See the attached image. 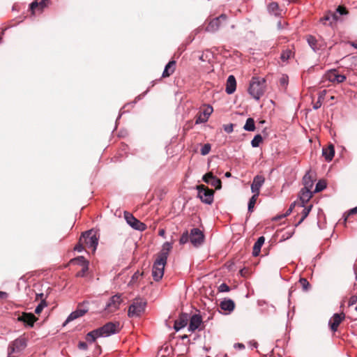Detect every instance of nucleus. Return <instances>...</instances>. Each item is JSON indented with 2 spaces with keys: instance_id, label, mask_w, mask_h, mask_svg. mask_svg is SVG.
<instances>
[{
  "instance_id": "f257e3e1",
  "label": "nucleus",
  "mask_w": 357,
  "mask_h": 357,
  "mask_svg": "<svg viewBox=\"0 0 357 357\" xmlns=\"http://www.w3.org/2000/svg\"><path fill=\"white\" fill-rule=\"evenodd\" d=\"M266 80L264 78L253 77L248 88L249 94L258 100L264 93Z\"/></svg>"
},
{
  "instance_id": "f03ea898",
  "label": "nucleus",
  "mask_w": 357,
  "mask_h": 357,
  "mask_svg": "<svg viewBox=\"0 0 357 357\" xmlns=\"http://www.w3.org/2000/svg\"><path fill=\"white\" fill-rule=\"evenodd\" d=\"M99 236L93 229L83 232L80 236V241H83L86 246L95 252L98 245Z\"/></svg>"
},
{
  "instance_id": "7ed1b4c3",
  "label": "nucleus",
  "mask_w": 357,
  "mask_h": 357,
  "mask_svg": "<svg viewBox=\"0 0 357 357\" xmlns=\"http://www.w3.org/2000/svg\"><path fill=\"white\" fill-rule=\"evenodd\" d=\"M147 303L142 298H135L129 306L128 316L130 318L139 317L145 311Z\"/></svg>"
},
{
  "instance_id": "20e7f679",
  "label": "nucleus",
  "mask_w": 357,
  "mask_h": 357,
  "mask_svg": "<svg viewBox=\"0 0 357 357\" xmlns=\"http://www.w3.org/2000/svg\"><path fill=\"white\" fill-rule=\"evenodd\" d=\"M26 341L24 337H20L10 343L8 348V357H18L26 348Z\"/></svg>"
},
{
  "instance_id": "39448f33",
  "label": "nucleus",
  "mask_w": 357,
  "mask_h": 357,
  "mask_svg": "<svg viewBox=\"0 0 357 357\" xmlns=\"http://www.w3.org/2000/svg\"><path fill=\"white\" fill-rule=\"evenodd\" d=\"M120 324L118 321L107 322L98 328L101 337H107L112 335L116 334L120 331Z\"/></svg>"
},
{
  "instance_id": "423d86ee",
  "label": "nucleus",
  "mask_w": 357,
  "mask_h": 357,
  "mask_svg": "<svg viewBox=\"0 0 357 357\" xmlns=\"http://www.w3.org/2000/svg\"><path fill=\"white\" fill-rule=\"evenodd\" d=\"M197 197L203 203L211 204L213 202V191L205 187L204 185H198Z\"/></svg>"
},
{
  "instance_id": "0eeeda50",
  "label": "nucleus",
  "mask_w": 357,
  "mask_h": 357,
  "mask_svg": "<svg viewBox=\"0 0 357 357\" xmlns=\"http://www.w3.org/2000/svg\"><path fill=\"white\" fill-rule=\"evenodd\" d=\"M124 218L127 224L132 229L139 231H143L146 229V225L135 218L130 213L125 211Z\"/></svg>"
},
{
  "instance_id": "6e6552de",
  "label": "nucleus",
  "mask_w": 357,
  "mask_h": 357,
  "mask_svg": "<svg viewBox=\"0 0 357 357\" xmlns=\"http://www.w3.org/2000/svg\"><path fill=\"white\" fill-rule=\"evenodd\" d=\"M123 302V299L121 298V294H116L112 296L107 302L104 310L109 312H114L116 311L121 303Z\"/></svg>"
},
{
  "instance_id": "1a4fd4ad",
  "label": "nucleus",
  "mask_w": 357,
  "mask_h": 357,
  "mask_svg": "<svg viewBox=\"0 0 357 357\" xmlns=\"http://www.w3.org/2000/svg\"><path fill=\"white\" fill-rule=\"evenodd\" d=\"M167 262L156 259L152 268V276L155 282L160 280L164 275L165 266Z\"/></svg>"
},
{
  "instance_id": "9d476101",
  "label": "nucleus",
  "mask_w": 357,
  "mask_h": 357,
  "mask_svg": "<svg viewBox=\"0 0 357 357\" xmlns=\"http://www.w3.org/2000/svg\"><path fill=\"white\" fill-rule=\"evenodd\" d=\"M84 303H85L84 302L82 304H79L77 308L68 315L63 324L64 326L67 323L84 316L89 311V308L87 307H84Z\"/></svg>"
},
{
  "instance_id": "9b49d317",
  "label": "nucleus",
  "mask_w": 357,
  "mask_h": 357,
  "mask_svg": "<svg viewBox=\"0 0 357 357\" xmlns=\"http://www.w3.org/2000/svg\"><path fill=\"white\" fill-rule=\"evenodd\" d=\"M204 236L202 231L198 228H193L190 230V241L195 247L202 244Z\"/></svg>"
},
{
  "instance_id": "f8f14e48",
  "label": "nucleus",
  "mask_w": 357,
  "mask_h": 357,
  "mask_svg": "<svg viewBox=\"0 0 357 357\" xmlns=\"http://www.w3.org/2000/svg\"><path fill=\"white\" fill-rule=\"evenodd\" d=\"M227 16L225 14H222L220 16L213 19L206 27V31L208 32H215L221 26L222 22H225Z\"/></svg>"
},
{
  "instance_id": "ddd939ff",
  "label": "nucleus",
  "mask_w": 357,
  "mask_h": 357,
  "mask_svg": "<svg viewBox=\"0 0 357 357\" xmlns=\"http://www.w3.org/2000/svg\"><path fill=\"white\" fill-rule=\"evenodd\" d=\"M344 319L345 314L344 312H341L340 314L335 313L328 321V325L330 326L331 330L333 332H336L337 331L339 325Z\"/></svg>"
},
{
  "instance_id": "4468645a",
  "label": "nucleus",
  "mask_w": 357,
  "mask_h": 357,
  "mask_svg": "<svg viewBox=\"0 0 357 357\" xmlns=\"http://www.w3.org/2000/svg\"><path fill=\"white\" fill-rule=\"evenodd\" d=\"M326 77L329 82L337 84L344 82L347 79L344 75L338 74L336 69L328 70L326 74Z\"/></svg>"
},
{
  "instance_id": "2eb2a0df",
  "label": "nucleus",
  "mask_w": 357,
  "mask_h": 357,
  "mask_svg": "<svg viewBox=\"0 0 357 357\" xmlns=\"http://www.w3.org/2000/svg\"><path fill=\"white\" fill-rule=\"evenodd\" d=\"M202 180L205 183L215 187L218 190L220 189L222 187L221 180L215 176L211 172H208L204 174L202 177Z\"/></svg>"
},
{
  "instance_id": "dca6fc26",
  "label": "nucleus",
  "mask_w": 357,
  "mask_h": 357,
  "mask_svg": "<svg viewBox=\"0 0 357 357\" xmlns=\"http://www.w3.org/2000/svg\"><path fill=\"white\" fill-rule=\"evenodd\" d=\"M213 109L211 106L208 105L202 112L197 114L195 119V124H200L206 123L211 114H212Z\"/></svg>"
},
{
  "instance_id": "f3484780",
  "label": "nucleus",
  "mask_w": 357,
  "mask_h": 357,
  "mask_svg": "<svg viewBox=\"0 0 357 357\" xmlns=\"http://www.w3.org/2000/svg\"><path fill=\"white\" fill-rule=\"evenodd\" d=\"M189 321V315L188 313L182 312L180 314L178 318L175 320L174 324V329L178 332L181 329L185 327L188 324V322Z\"/></svg>"
},
{
  "instance_id": "a211bd4d",
  "label": "nucleus",
  "mask_w": 357,
  "mask_h": 357,
  "mask_svg": "<svg viewBox=\"0 0 357 357\" xmlns=\"http://www.w3.org/2000/svg\"><path fill=\"white\" fill-rule=\"evenodd\" d=\"M265 182V178L262 175H257L254 177L251 184V192L253 194L259 195L260 188Z\"/></svg>"
},
{
  "instance_id": "6ab92c4d",
  "label": "nucleus",
  "mask_w": 357,
  "mask_h": 357,
  "mask_svg": "<svg viewBox=\"0 0 357 357\" xmlns=\"http://www.w3.org/2000/svg\"><path fill=\"white\" fill-rule=\"evenodd\" d=\"M38 319L32 313L24 312L22 315L17 317L19 321L23 322L26 326L33 327L34 322Z\"/></svg>"
},
{
  "instance_id": "aec40b11",
  "label": "nucleus",
  "mask_w": 357,
  "mask_h": 357,
  "mask_svg": "<svg viewBox=\"0 0 357 357\" xmlns=\"http://www.w3.org/2000/svg\"><path fill=\"white\" fill-rule=\"evenodd\" d=\"M190 324L188 331L195 332L202 323V318L200 314H195L191 317H189Z\"/></svg>"
},
{
  "instance_id": "412c9836",
  "label": "nucleus",
  "mask_w": 357,
  "mask_h": 357,
  "mask_svg": "<svg viewBox=\"0 0 357 357\" xmlns=\"http://www.w3.org/2000/svg\"><path fill=\"white\" fill-rule=\"evenodd\" d=\"M172 249V243L169 242H165L162 245V249L158 254L157 257L160 261L167 262L169 252Z\"/></svg>"
},
{
  "instance_id": "4be33fe9",
  "label": "nucleus",
  "mask_w": 357,
  "mask_h": 357,
  "mask_svg": "<svg viewBox=\"0 0 357 357\" xmlns=\"http://www.w3.org/2000/svg\"><path fill=\"white\" fill-rule=\"evenodd\" d=\"M334 17L332 15V11L328 10L326 12L322 17L320 18L319 22L324 26H328L334 29L335 25L334 24Z\"/></svg>"
},
{
  "instance_id": "5701e85b",
  "label": "nucleus",
  "mask_w": 357,
  "mask_h": 357,
  "mask_svg": "<svg viewBox=\"0 0 357 357\" xmlns=\"http://www.w3.org/2000/svg\"><path fill=\"white\" fill-rule=\"evenodd\" d=\"M348 14V10L347 8L342 6H338L336 8L335 11H332V15L334 17V24L336 26L337 22H342V16L347 15Z\"/></svg>"
},
{
  "instance_id": "b1692460",
  "label": "nucleus",
  "mask_w": 357,
  "mask_h": 357,
  "mask_svg": "<svg viewBox=\"0 0 357 357\" xmlns=\"http://www.w3.org/2000/svg\"><path fill=\"white\" fill-rule=\"evenodd\" d=\"M236 89V78L233 75H229L227 79L225 91L227 94L231 95L234 93Z\"/></svg>"
},
{
  "instance_id": "393cba45",
  "label": "nucleus",
  "mask_w": 357,
  "mask_h": 357,
  "mask_svg": "<svg viewBox=\"0 0 357 357\" xmlns=\"http://www.w3.org/2000/svg\"><path fill=\"white\" fill-rule=\"evenodd\" d=\"M313 192L311 189L302 188L301 190L300 199L301 204L300 207L303 208L305 204L307 203L312 197Z\"/></svg>"
},
{
  "instance_id": "a878e982",
  "label": "nucleus",
  "mask_w": 357,
  "mask_h": 357,
  "mask_svg": "<svg viewBox=\"0 0 357 357\" xmlns=\"http://www.w3.org/2000/svg\"><path fill=\"white\" fill-rule=\"evenodd\" d=\"M334 155L335 148L333 144H331L327 147L323 148L322 155L324 157L326 161H331L334 157Z\"/></svg>"
},
{
  "instance_id": "bb28decb",
  "label": "nucleus",
  "mask_w": 357,
  "mask_h": 357,
  "mask_svg": "<svg viewBox=\"0 0 357 357\" xmlns=\"http://www.w3.org/2000/svg\"><path fill=\"white\" fill-rule=\"evenodd\" d=\"M303 183L304 185L303 188L306 189H312L314 185V176L310 172L308 171L303 178Z\"/></svg>"
},
{
  "instance_id": "cd10ccee",
  "label": "nucleus",
  "mask_w": 357,
  "mask_h": 357,
  "mask_svg": "<svg viewBox=\"0 0 357 357\" xmlns=\"http://www.w3.org/2000/svg\"><path fill=\"white\" fill-rule=\"evenodd\" d=\"M175 66L176 61L174 60L169 61L165 67L162 77H167L172 75L175 70Z\"/></svg>"
},
{
  "instance_id": "c85d7f7f",
  "label": "nucleus",
  "mask_w": 357,
  "mask_h": 357,
  "mask_svg": "<svg viewBox=\"0 0 357 357\" xmlns=\"http://www.w3.org/2000/svg\"><path fill=\"white\" fill-rule=\"evenodd\" d=\"M220 308L224 311H228L229 312L234 310L235 304L231 299H225L220 303Z\"/></svg>"
},
{
  "instance_id": "c756f323",
  "label": "nucleus",
  "mask_w": 357,
  "mask_h": 357,
  "mask_svg": "<svg viewBox=\"0 0 357 357\" xmlns=\"http://www.w3.org/2000/svg\"><path fill=\"white\" fill-rule=\"evenodd\" d=\"M264 241H265L264 236H260L258 238L257 241L255 243V244L253 245V249H252V255L254 257L259 256L260 251H261V248L262 245H264Z\"/></svg>"
},
{
  "instance_id": "7c9ffc66",
  "label": "nucleus",
  "mask_w": 357,
  "mask_h": 357,
  "mask_svg": "<svg viewBox=\"0 0 357 357\" xmlns=\"http://www.w3.org/2000/svg\"><path fill=\"white\" fill-rule=\"evenodd\" d=\"M343 60L350 69L357 70V56H347Z\"/></svg>"
},
{
  "instance_id": "2f4dec72",
  "label": "nucleus",
  "mask_w": 357,
  "mask_h": 357,
  "mask_svg": "<svg viewBox=\"0 0 357 357\" xmlns=\"http://www.w3.org/2000/svg\"><path fill=\"white\" fill-rule=\"evenodd\" d=\"M307 42L309 45V46L312 48V50L314 52H317V51L319 50V46L318 45V41L314 36H313L312 35H309L307 37Z\"/></svg>"
},
{
  "instance_id": "473e14b6",
  "label": "nucleus",
  "mask_w": 357,
  "mask_h": 357,
  "mask_svg": "<svg viewBox=\"0 0 357 357\" xmlns=\"http://www.w3.org/2000/svg\"><path fill=\"white\" fill-rule=\"evenodd\" d=\"M98 337H101L98 328L94 329L90 332H89L86 335V340L89 343H92L96 341V340Z\"/></svg>"
},
{
  "instance_id": "72a5a7b5",
  "label": "nucleus",
  "mask_w": 357,
  "mask_h": 357,
  "mask_svg": "<svg viewBox=\"0 0 357 357\" xmlns=\"http://www.w3.org/2000/svg\"><path fill=\"white\" fill-rule=\"evenodd\" d=\"M50 2V0H41L39 3L36 1H33L30 4V9L32 12H34L35 9L38 7H40L41 10H43L44 8H45L48 3Z\"/></svg>"
},
{
  "instance_id": "f704fd0d",
  "label": "nucleus",
  "mask_w": 357,
  "mask_h": 357,
  "mask_svg": "<svg viewBox=\"0 0 357 357\" xmlns=\"http://www.w3.org/2000/svg\"><path fill=\"white\" fill-rule=\"evenodd\" d=\"M268 11L271 14H273L275 16H280V13L279 12V6L276 2H271L268 5Z\"/></svg>"
},
{
  "instance_id": "c9c22d12",
  "label": "nucleus",
  "mask_w": 357,
  "mask_h": 357,
  "mask_svg": "<svg viewBox=\"0 0 357 357\" xmlns=\"http://www.w3.org/2000/svg\"><path fill=\"white\" fill-rule=\"evenodd\" d=\"M73 261H77L78 264L83 266V271H88L89 261L86 260L85 257L83 256H79L72 260Z\"/></svg>"
},
{
  "instance_id": "e433bc0d",
  "label": "nucleus",
  "mask_w": 357,
  "mask_h": 357,
  "mask_svg": "<svg viewBox=\"0 0 357 357\" xmlns=\"http://www.w3.org/2000/svg\"><path fill=\"white\" fill-rule=\"evenodd\" d=\"M243 129L246 131H255V121L252 118H248L246 120L245 124L243 126Z\"/></svg>"
},
{
  "instance_id": "4c0bfd02",
  "label": "nucleus",
  "mask_w": 357,
  "mask_h": 357,
  "mask_svg": "<svg viewBox=\"0 0 357 357\" xmlns=\"http://www.w3.org/2000/svg\"><path fill=\"white\" fill-rule=\"evenodd\" d=\"M259 197L258 195L253 194L252 197L249 199L248 204V212L252 213L253 211V208L255 207V204L256 203L257 199Z\"/></svg>"
},
{
  "instance_id": "58836bf2",
  "label": "nucleus",
  "mask_w": 357,
  "mask_h": 357,
  "mask_svg": "<svg viewBox=\"0 0 357 357\" xmlns=\"http://www.w3.org/2000/svg\"><path fill=\"white\" fill-rule=\"evenodd\" d=\"M311 208L312 206H309L303 209L302 217L301 218L299 221L295 225V227H298L307 217Z\"/></svg>"
},
{
  "instance_id": "ea45409f",
  "label": "nucleus",
  "mask_w": 357,
  "mask_h": 357,
  "mask_svg": "<svg viewBox=\"0 0 357 357\" xmlns=\"http://www.w3.org/2000/svg\"><path fill=\"white\" fill-rule=\"evenodd\" d=\"M326 188V183L325 181L324 180H319L316 185H315V189L314 190V193H316V192H319L322 190H324L325 188Z\"/></svg>"
},
{
  "instance_id": "a19ab883",
  "label": "nucleus",
  "mask_w": 357,
  "mask_h": 357,
  "mask_svg": "<svg viewBox=\"0 0 357 357\" xmlns=\"http://www.w3.org/2000/svg\"><path fill=\"white\" fill-rule=\"evenodd\" d=\"M263 138L261 135H256L251 141V146L253 148H257L259 146L260 143L262 142Z\"/></svg>"
},
{
  "instance_id": "79ce46f5",
  "label": "nucleus",
  "mask_w": 357,
  "mask_h": 357,
  "mask_svg": "<svg viewBox=\"0 0 357 357\" xmlns=\"http://www.w3.org/2000/svg\"><path fill=\"white\" fill-rule=\"evenodd\" d=\"M291 55H292L291 50H290L289 49L285 50L282 51V52L281 53L280 59L282 61L285 62V61H288L290 59Z\"/></svg>"
},
{
  "instance_id": "37998d69",
  "label": "nucleus",
  "mask_w": 357,
  "mask_h": 357,
  "mask_svg": "<svg viewBox=\"0 0 357 357\" xmlns=\"http://www.w3.org/2000/svg\"><path fill=\"white\" fill-rule=\"evenodd\" d=\"M47 306V302L45 299H42L35 309L36 314H40L42 310Z\"/></svg>"
},
{
  "instance_id": "c03bdc74",
  "label": "nucleus",
  "mask_w": 357,
  "mask_h": 357,
  "mask_svg": "<svg viewBox=\"0 0 357 357\" xmlns=\"http://www.w3.org/2000/svg\"><path fill=\"white\" fill-rule=\"evenodd\" d=\"M279 82L281 86L286 89L289 83L288 75L286 74L282 75L281 77L280 78Z\"/></svg>"
},
{
  "instance_id": "a18cd8bd",
  "label": "nucleus",
  "mask_w": 357,
  "mask_h": 357,
  "mask_svg": "<svg viewBox=\"0 0 357 357\" xmlns=\"http://www.w3.org/2000/svg\"><path fill=\"white\" fill-rule=\"evenodd\" d=\"M190 241V234L186 231L183 232L180 238L179 243L181 245L185 244Z\"/></svg>"
},
{
  "instance_id": "49530a36",
  "label": "nucleus",
  "mask_w": 357,
  "mask_h": 357,
  "mask_svg": "<svg viewBox=\"0 0 357 357\" xmlns=\"http://www.w3.org/2000/svg\"><path fill=\"white\" fill-rule=\"evenodd\" d=\"M299 282L304 291H307L310 287V284L306 278H301L299 280Z\"/></svg>"
},
{
  "instance_id": "de8ad7c7",
  "label": "nucleus",
  "mask_w": 357,
  "mask_h": 357,
  "mask_svg": "<svg viewBox=\"0 0 357 357\" xmlns=\"http://www.w3.org/2000/svg\"><path fill=\"white\" fill-rule=\"evenodd\" d=\"M212 57V53L210 52V51H206V52L203 53L200 56H199V60L202 61H210L211 58Z\"/></svg>"
},
{
  "instance_id": "09e8293b",
  "label": "nucleus",
  "mask_w": 357,
  "mask_h": 357,
  "mask_svg": "<svg viewBox=\"0 0 357 357\" xmlns=\"http://www.w3.org/2000/svg\"><path fill=\"white\" fill-rule=\"evenodd\" d=\"M211 149V146L210 144H205L201 149L200 152L202 155H207Z\"/></svg>"
},
{
  "instance_id": "8fccbe9b",
  "label": "nucleus",
  "mask_w": 357,
  "mask_h": 357,
  "mask_svg": "<svg viewBox=\"0 0 357 357\" xmlns=\"http://www.w3.org/2000/svg\"><path fill=\"white\" fill-rule=\"evenodd\" d=\"M84 243L83 241H80V238L79 239L78 243L75 246L74 250L78 252H81L84 250Z\"/></svg>"
},
{
  "instance_id": "3c124183",
  "label": "nucleus",
  "mask_w": 357,
  "mask_h": 357,
  "mask_svg": "<svg viewBox=\"0 0 357 357\" xmlns=\"http://www.w3.org/2000/svg\"><path fill=\"white\" fill-rule=\"evenodd\" d=\"M229 287L226 283H222L218 287L219 292H228L229 291Z\"/></svg>"
},
{
  "instance_id": "603ef678",
  "label": "nucleus",
  "mask_w": 357,
  "mask_h": 357,
  "mask_svg": "<svg viewBox=\"0 0 357 357\" xmlns=\"http://www.w3.org/2000/svg\"><path fill=\"white\" fill-rule=\"evenodd\" d=\"M223 129L227 133H228V134L231 133L234 130V124L229 123V124L224 125Z\"/></svg>"
},
{
  "instance_id": "864d4df0",
  "label": "nucleus",
  "mask_w": 357,
  "mask_h": 357,
  "mask_svg": "<svg viewBox=\"0 0 357 357\" xmlns=\"http://www.w3.org/2000/svg\"><path fill=\"white\" fill-rule=\"evenodd\" d=\"M149 91V89H147L146 91H144V93H142V94L139 95L138 96H137L135 98V101H133L132 102V104H135L137 101L140 100L141 99H142L145 96L146 94L148 93Z\"/></svg>"
},
{
  "instance_id": "5fc2aeb1",
  "label": "nucleus",
  "mask_w": 357,
  "mask_h": 357,
  "mask_svg": "<svg viewBox=\"0 0 357 357\" xmlns=\"http://www.w3.org/2000/svg\"><path fill=\"white\" fill-rule=\"evenodd\" d=\"M77 347L80 350H86L88 348L87 344L84 342H79Z\"/></svg>"
},
{
  "instance_id": "6e6d98bb",
  "label": "nucleus",
  "mask_w": 357,
  "mask_h": 357,
  "mask_svg": "<svg viewBox=\"0 0 357 357\" xmlns=\"http://www.w3.org/2000/svg\"><path fill=\"white\" fill-rule=\"evenodd\" d=\"M287 25V23L285 22H282V20H279L277 23V27L279 30L282 29Z\"/></svg>"
},
{
  "instance_id": "4d7b16f0",
  "label": "nucleus",
  "mask_w": 357,
  "mask_h": 357,
  "mask_svg": "<svg viewBox=\"0 0 357 357\" xmlns=\"http://www.w3.org/2000/svg\"><path fill=\"white\" fill-rule=\"evenodd\" d=\"M320 99H321V97H319V100L314 104V105H313L314 109H318L319 108H320L321 107L322 104H321Z\"/></svg>"
},
{
  "instance_id": "13d9d810",
  "label": "nucleus",
  "mask_w": 357,
  "mask_h": 357,
  "mask_svg": "<svg viewBox=\"0 0 357 357\" xmlns=\"http://www.w3.org/2000/svg\"><path fill=\"white\" fill-rule=\"evenodd\" d=\"M357 301V296H351L349 301V305H354Z\"/></svg>"
},
{
  "instance_id": "bf43d9fd",
  "label": "nucleus",
  "mask_w": 357,
  "mask_h": 357,
  "mask_svg": "<svg viewBox=\"0 0 357 357\" xmlns=\"http://www.w3.org/2000/svg\"><path fill=\"white\" fill-rule=\"evenodd\" d=\"M38 298H40L42 300V299H45L46 297L45 296V295L43 293H40V294H36V299H38Z\"/></svg>"
},
{
  "instance_id": "052dcab7",
  "label": "nucleus",
  "mask_w": 357,
  "mask_h": 357,
  "mask_svg": "<svg viewBox=\"0 0 357 357\" xmlns=\"http://www.w3.org/2000/svg\"><path fill=\"white\" fill-rule=\"evenodd\" d=\"M291 212H292L291 208H288L287 210L286 213L284 214H283L282 215H281V217H286V216L290 215Z\"/></svg>"
},
{
  "instance_id": "680f3d73",
  "label": "nucleus",
  "mask_w": 357,
  "mask_h": 357,
  "mask_svg": "<svg viewBox=\"0 0 357 357\" xmlns=\"http://www.w3.org/2000/svg\"><path fill=\"white\" fill-rule=\"evenodd\" d=\"M357 213V206H356V207L353 208L352 209H351V210L349 211V215H350V214H354V213Z\"/></svg>"
},
{
  "instance_id": "e2e57ef3",
  "label": "nucleus",
  "mask_w": 357,
  "mask_h": 357,
  "mask_svg": "<svg viewBox=\"0 0 357 357\" xmlns=\"http://www.w3.org/2000/svg\"><path fill=\"white\" fill-rule=\"evenodd\" d=\"M234 347H238L240 349H244L245 348V346L243 344H241V343L235 344Z\"/></svg>"
},
{
  "instance_id": "0e129e2a",
  "label": "nucleus",
  "mask_w": 357,
  "mask_h": 357,
  "mask_svg": "<svg viewBox=\"0 0 357 357\" xmlns=\"http://www.w3.org/2000/svg\"><path fill=\"white\" fill-rule=\"evenodd\" d=\"M158 234H159L160 236L165 237V231L164 229H160V230L159 231Z\"/></svg>"
},
{
  "instance_id": "69168bd1",
  "label": "nucleus",
  "mask_w": 357,
  "mask_h": 357,
  "mask_svg": "<svg viewBox=\"0 0 357 357\" xmlns=\"http://www.w3.org/2000/svg\"><path fill=\"white\" fill-rule=\"evenodd\" d=\"M296 205V202H294L293 203L291 204V205H290L289 208H291V211H293V209H294V208L295 207Z\"/></svg>"
},
{
  "instance_id": "338daca9",
  "label": "nucleus",
  "mask_w": 357,
  "mask_h": 357,
  "mask_svg": "<svg viewBox=\"0 0 357 357\" xmlns=\"http://www.w3.org/2000/svg\"><path fill=\"white\" fill-rule=\"evenodd\" d=\"M86 271H84L83 269L82 270L81 273H78L77 274V276L78 277H82Z\"/></svg>"
},
{
  "instance_id": "774afa93",
  "label": "nucleus",
  "mask_w": 357,
  "mask_h": 357,
  "mask_svg": "<svg viewBox=\"0 0 357 357\" xmlns=\"http://www.w3.org/2000/svg\"><path fill=\"white\" fill-rule=\"evenodd\" d=\"M6 295V292L0 291V298H3V296Z\"/></svg>"
}]
</instances>
